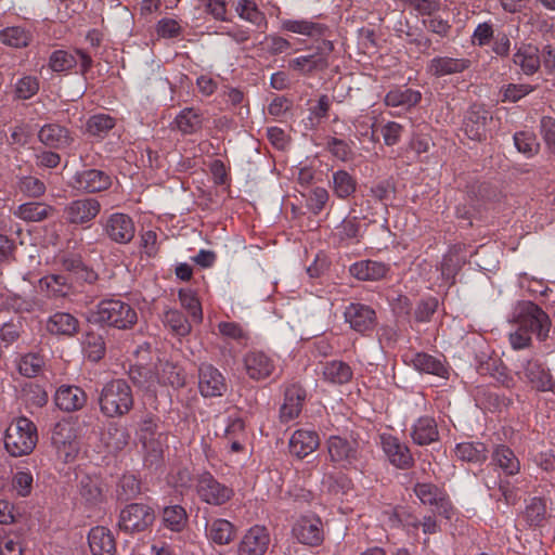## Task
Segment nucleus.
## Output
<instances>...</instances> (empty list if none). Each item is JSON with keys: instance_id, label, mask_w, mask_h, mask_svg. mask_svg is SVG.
Masks as SVG:
<instances>
[{"instance_id": "55", "label": "nucleus", "mask_w": 555, "mask_h": 555, "mask_svg": "<svg viewBox=\"0 0 555 555\" xmlns=\"http://www.w3.org/2000/svg\"><path fill=\"white\" fill-rule=\"evenodd\" d=\"M327 149L333 156L341 162H350L354 158L352 146L344 140L332 138L327 142Z\"/></svg>"}, {"instance_id": "27", "label": "nucleus", "mask_w": 555, "mask_h": 555, "mask_svg": "<svg viewBox=\"0 0 555 555\" xmlns=\"http://www.w3.org/2000/svg\"><path fill=\"white\" fill-rule=\"evenodd\" d=\"M92 555H114L115 542L111 531L104 527L92 528L88 535Z\"/></svg>"}, {"instance_id": "56", "label": "nucleus", "mask_w": 555, "mask_h": 555, "mask_svg": "<svg viewBox=\"0 0 555 555\" xmlns=\"http://www.w3.org/2000/svg\"><path fill=\"white\" fill-rule=\"evenodd\" d=\"M80 494L88 503H94L102 496L99 481L95 478L85 477L80 481Z\"/></svg>"}, {"instance_id": "51", "label": "nucleus", "mask_w": 555, "mask_h": 555, "mask_svg": "<svg viewBox=\"0 0 555 555\" xmlns=\"http://www.w3.org/2000/svg\"><path fill=\"white\" fill-rule=\"evenodd\" d=\"M164 323L178 336H184L190 332V324L177 310H167L164 315Z\"/></svg>"}, {"instance_id": "9", "label": "nucleus", "mask_w": 555, "mask_h": 555, "mask_svg": "<svg viewBox=\"0 0 555 555\" xmlns=\"http://www.w3.org/2000/svg\"><path fill=\"white\" fill-rule=\"evenodd\" d=\"M414 492L424 505H428L433 512L451 518L452 506L447 493L437 486L429 482L417 483Z\"/></svg>"}, {"instance_id": "40", "label": "nucleus", "mask_w": 555, "mask_h": 555, "mask_svg": "<svg viewBox=\"0 0 555 555\" xmlns=\"http://www.w3.org/2000/svg\"><path fill=\"white\" fill-rule=\"evenodd\" d=\"M323 377L325 380L332 384H345L348 383L352 377V371L350 366L338 360L327 362L323 366Z\"/></svg>"}, {"instance_id": "30", "label": "nucleus", "mask_w": 555, "mask_h": 555, "mask_svg": "<svg viewBox=\"0 0 555 555\" xmlns=\"http://www.w3.org/2000/svg\"><path fill=\"white\" fill-rule=\"evenodd\" d=\"M514 63L519 66L524 74H534L541 64L539 50L532 44H521L514 54Z\"/></svg>"}, {"instance_id": "7", "label": "nucleus", "mask_w": 555, "mask_h": 555, "mask_svg": "<svg viewBox=\"0 0 555 555\" xmlns=\"http://www.w3.org/2000/svg\"><path fill=\"white\" fill-rule=\"evenodd\" d=\"M52 444L59 459L70 462L78 453V442L73 425L69 422H59L52 431Z\"/></svg>"}, {"instance_id": "60", "label": "nucleus", "mask_w": 555, "mask_h": 555, "mask_svg": "<svg viewBox=\"0 0 555 555\" xmlns=\"http://www.w3.org/2000/svg\"><path fill=\"white\" fill-rule=\"evenodd\" d=\"M18 188L27 196L37 197L44 193L43 182L35 177H24L20 180Z\"/></svg>"}, {"instance_id": "44", "label": "nucleus", "mask_w": 555, "mask_h": 555, "mask_svg": "<svg viewBox=\"0 0 555 555\" xmlns=\"http://www.w3.org/2000/svg\"><path fill=\"white\" fill-rule=\"evenodd\" d=\"M333 191L339 198H346L354 193L357 188L356 179L346 170H338L333 173Z\"/></svg>"}, {"instance_id": "45", "label": "nucleus", "mask_w": 555, "mask_h": 555, "mask_svg": "<svg viewBox=\"0 0 555 555\" xmlns=\"http://www.w3.org/2000/svg\"><path fill=\"white\" fill-rule=\"evenodd\" d=\"M173 126L182 133H194L202 127V117L193 108H185L176 117Z\"/></svg>"}, {"instance_id": "14", "label": "nucleus", "mask_w": 555, "mask_h": 555, "mask_svg": "<svg viewBox=\"0 0 555 555\" xmlns=\"http://www.w3.org/2000/svg\"><path fill=\"white\" fill-rule=\"evenodd\" d=\"M270 543V535L262 526H254L249 528L243 535L237 555H263Z\"/></svg>"}, {"instance_id": "4", "label": "nucleus", "mask_w": 555, "mask_h": 555, "mask_svg": "<svg viewBox=\"0 0 555 555\" xmlns=\"http://www.w3.org/2000/svg\"><path fill=\"white\" fill-rule=\"evenodd\" d=\"M145 357L142 354L141 359L138 363V370L131 371V377L134 382L142 388H145L147 391L155 392L157 384H169L173 387L182 386L184 383V378L173 364L166 362L165 364H160V373L158 372L156 375L150 373L144 366L143 361Z\"/></svg>"}, {"instance_id": "20", "label": "nucleus", "mask_w": 555, "mask_h": 555, "mask_svg": "<svg viewBox=\"0 0 555 555\" xmlns=\"http://www.w3.org/2000/svg\"><path fill=\"white\" fill-rule=\"evenodd\" d=\"M489 112L481 106H473L465 116L464 131L472 140H481L486 135Z\"/></svg>"}, {"instance_id": "29", "label": "nucleus", "mask_w": 555, "mask_h": 555, "mask_svg": "<svg viewBox=\"0 0 555 555\" xmlns=\"http://www.w3.org/2000/svg\"><path fill=\"white\" fill-rule=\"evenodd\" d=\"M306 393L299 386H291L285 391L284 403L281 406V418L288 422L297 417L301 411Z\"/></svg>"}, {"instance_id": "2", "label": "nucleus", "mask_w": 555, "mask_h": 555, "mask_svg": "<svg viewBox=\"0 0 555 555\" xmlns=\"http://www.w3.org/2000/svg\"><path fill=\"white\" fill-rule=\"evenodd\" d=\"M3 441L5 450L12 456L27 455L37 444V428L27 417H16L7 427Z\"/></svg>"}, {"instance_id": "26", "label": "nucleus", "mask_w": 555, "mask_h": 555, "mask_svg": "<svg viewBox=\"0 0 555 555\" xmlns=\"http://www.w3.org/2000/svg\"><path fill=\"white\" fill-rule=\"evenodd\" d=\"M46 328L52 335L73 336L79 328V322L68 312H56L47 320Z\"/></svg>"}, {"instance_id": "1", "label": "nucleus", "mask_w": 555, "mask_h": 555, "mask_svg": "<svg viewBox=\"0 0 555 555\" xmlns=\"http://www.w3.org/2000/svg\"><path fill=\"white\" fill-rule=\"evenodd\" d=\"M87 319L92 323L126 330L137 323L138 315L129 304L119 299H105L88 313Z\"/></svg>"}, {"instance_id": "58", "label": "nucleus", "mask_w": 555, "mask_h": 555, "mask_svg": "<svg viewBox=\"0 0 555 555\" xmlns=\"http://www.w3.org/2000/svg\"><path fill=\"white\" fill-rule=\"evenodd\" d=\"M545 514L546 504L539 498H533L525 511V516L530 525H539L544 519Z\"/></svg>"}, {"instance_id": "31", "label": "nucleus", "mask_w": 555, "mask_h": 555, "mask_svg": "<svg viewBox=\"0 0 555 555\" xmlns=\"http://www.w3.org/2000/svg\"><path fill=\"white\" fill-rule=\"evenodd\" d=\"M38 137L43 144L55 149L66 147L72 142L68 130L55 124L43 126Z\"/></svg>"}, {"instance_id": "53", "label": "nucleus", "mask_w": 555, "mask_h": 555, "mask_svg": "<svg viewBox=\"0 0 555 555\" xmlns=\"http://www.w3.org/2000/svg\"><path fill=\"white\" fill-rule=\"evenodd\" d=\"M43 366V359L37 353L24 356L17 363L21 374L27 377L36 376Z\"/></svg>"}, {"instance_id": "46", "label": "nucleus", "mask_w": 555, "mask_h": 555, "mask_svg": "<svg viewBox=\"0 0 555 555\" xmlns=\"http://www.w3.org/2000/svg\"><path fill=\"white\" fill-rule=\"evenodd\" d=\"M52 207L41 203H26L17 207L15 215L26 221H40L47 218Z\"/></svg>"}, {"instance_id": "3", "label": "nucleus", "mask_w": 555, "mask_h": 555, "mask_svg": "<svg viewBox=\"0 0 555 555\" xmlns=\"http://www.w3.org/2000/svg\"><path fill=\"white\" fill-rule=\"evenodd\" d=\"M101 412L107 417H118L127 414L133 405L132 390L124 379L106 383L99 396Z\"/></svg>"}, {"instance_id": "32", "label": "nucleus", "mask_w": 555, "mask_h": 555, "mask_svg": "<svg viewBox=\"0 0 555 555\" xmlns=\"http://www.w3.org/2000/svg\"><path fill=\"white\" fill-rule=\"evenodd\" d=\"M411 436L413 441L420 446L438 440L439 433L435 420L429 416L420 417L413 425Z\"/></svg>"}, {"instance_id": "38", "label": "nucleus", "mask_w": 555, "mask_h": 555, "mask_svg": "<svg viewBox=\"0 0 555 555\" xmlns=\"http://www.w3.org/2000/svg\"><path fill=\"white\" fill-rule=\"evenodd\" d=\"M492 461L506 474L516 475L520 470V463L514 452L505 447L498 446L492 455Z\"/></svg>"}, {"instance_id": "15", "label": "nucleus", "mask_w": 555, "mask_h": 555, "mask_svg": "<svg viewBox=\"0 0 555 555\" xmlns=\"http://www.w3.org/2000/svg\"><path fill=\"white\" fill-rule=\"evenodd\" d=\"M344 315L350 327L359 333L369 332L376 324L375 311L362 304H350L346 308Z\"/></svg>"}, {"instance_id": "11", "label": "nucleus", "mask_w": 555, "mask_h": 555, "mask_svg": "<svg viewBox=\"0 0 555 555\" xmlns=\"http://www.w3.org/2000/svg\"><path fill=\"white\" fill-rule=\"evenodd\" d=\"M358 443L354 439H347L333 435L327 441V451L331 460L341 467L351 465L358 456Z\"/></svg>"}, {"instance_id": "64", "label": "nucleus", "mask_w": 555, "mask_h": 555, "mask_svg": "<svg viewBox=\"0 0 555 555\" xmlns=\"http://www.w3.org/2000/svg\"><path fill=\"white\" fill-rule=\"evenodd\" d=\"M541 132L548 149L555 153V120L551 117H543Z\"/></svg>"}, {"instance_id": "21", "label": "nucleus", "mask_w": 555, "mask_h": 555, "mask_svg": "<svg viewBox=\"0 0 555 555\" xmlns=\"http://www.w3.org/2000/svg\"><path fill=\"white\" fill-rule=\"evenodd\" d=\"M382 448L389 461L399 468H406L412 463L409 449L390 435L380 436Z\"/></svg>"}, {"instance_id": "16", "label": "nucleus", "mask_w": 555, "mask_h": 555, "mask_svg": "<svg viewBox=\"0 0 555 555\" xmlns=\"http://www.w3.org/2000/svg\"><path fill=\"white\" fill-rule=\"evenodd\" d=\"M243 362L247 375L255 380L269 377L275 369L274 360L262 351L246 353Z\"/></svg>"}, {"instance_id": "22", "label": "nucleus", "mask_w": 555, "mask_h": 555, "mask_svg": "<svg viewBox=\"0 0 555 555\" xmlns=\"http://www.w3.org/2000/svg\"><path fill=\"white\" fill-rule=\"evenodd\" d=\"M469 62L465 59L436 56L429 61L427 72L435 77H442L464 72Z\"/></svg>"}, {"instance_id": "17", "label": "nucleus", "mask_w": 555, "mask_h": 555, "mask_svg": "<svg viewBox=\"0 0 555 555\" xmlns=\"http://www.w3.org/2000/svg\"><path fill=\"white\" fill-rule=\"evenodd\" d=\"M293 535L302 544H319L323 538L321 519L315 516L299 518L293 527Z\"/></svg>"}, {"instance_id": "5", "label": "nucleus", "mask_w": 555, "mask_h": 555, "mask_svg": "<svg viewBox=\"0 0 555 555\" xmlns=\"http://www.w3.org/2000/svg\"><path fill=\"white\" fill-rule=\"evenodd\" d=\"M513 320L517 325L528 328L541 340L547 337L551 322L547 314L531 301L518 302L513 311Z\"/></svg>"}, {"instance_id": "54", "label": "nucleus", "mask_w": 555, "mask_h": 555, "mask_svg": "<svg viewBox=\"0 0 555 555\" xmlns=\"http://www.w3.org/2000/svg\"><path fill=\"white\" fill-rule=\"evenodd\" d=\"M87 131L93 135H102L114 127V119L106 114L90 117L87 121Z\"/></svg>"}, {"instance_id": "43", "label": "nucleus", "mask_w": 555, "mask_h": 555, "mask_svg": "<svg viewBox=\"0 0 555 555\" xmlns=\"http://www.w3.org/2000/svg\"><path fill=\"white\" fill-rule=\"evenodd\" d=\"M162 519L167 529L180 532L186 525L188 515L182 506L171 505L164 508Z\"/></svg>"}, {"instance_id": "6", "label": "nucleus", "mask_w": 555, "mask_h": 555, "mask_svg": "<svg viewBox=\"0 0 555 555\" xmlns=\"http://www.w3.org/2000/svg\"><path fill=\"white\" fill-rule=\"evenodd\" d=\"M155 520L152 507L145 504L133 503L121 509L119 528L126 532H141L147 529Z\"/></svg>"}, {"instance_id": "48", "label": "nucleus", "mask_w": 555, "mask_h": 555, "mask_svg": "<svg viewBox=\"0 0 555 555\" xmlns=\"http://www.w3.org/2000/svg\"><path fill=\"white\" fill-rule=\"evenodd\" d=\"M280 28L283 31H289L302 36H312L317 29L314 23L308 20H291L285 18L280 23Z\"/></svg>"}, {"instance_id": "37", "label": "nucleus", "mask_w": 555, "mask_h": 555, "mask_svg": "<svg viewBox=\"0 0 555 555\" xmlns=\"http://www.w3.org/2000/svg\"><path fill=\"white\" fill-rule=\"evenodd\" d=\"M289 67L302 74L321 70L327 67L326 56L317 52L310 55H301L289 62Z\"/></svg>"}, {"instance_id": "18", "label": "nucleus", "mask_w": 555, "mask_h": 555, "mask_svg": "<svg viewBox=\"0 0 555 555\" xmlns=\"http://www.w3.org/2000/svg\"><path fill=\"white\" fill-rule=\"evenodd\" d=\"M77 64L80 65L81 70L85 72L91 64V59L81 51H54L49 61V66L53 72L61 73L72 69Z\"/></svg>"}, {"instance_id": "39", "label": "nucleus", "mask_w": 555, "mask_h": 555, "mask_svg": "<svg viewBox=\"0 0 555 555\" xmlns=\"http://www.w3.org/2000/svg\"><path fill=\"white\" fill-rule=\"evenodd\" d=\"M457 459L470 463H482L487 459V449L481 442H461L455 446Z\"/></svg>"}, {"instance_id": "28", "label": "nucleus", "mask_w": 555, "mask_h": 555, "mask_svg": "<svg viewBox=\"0 0 555 555\" xmlns=\"http://www.w3.org/2000/svg\"><path fill=\"white\" fill-rule=\"evenodd\" d=\"M349 272L361 281H377L386 275L388 267L378 261L361 260L350 266Z\"/></svg>"}, {"instance_id": "57", "label": "nucleus", "mask_w": 555, "mask_h": 555, "mask_svg": "<svg viewBox=\"0 0 555 555\" xmlns=\"http://www.w3.org/2000/svg\"><path fill=\"white\" fill-rule=\"evenodd\" d=\"M181 305L189 311L195 322H201L203 314L198 299L191 291H180Z\"/></svg>"}, {"instance_id": "8", "label": "nucleus", "mask_w": 555, "mask_h": 555, "mask_svg": "<svg viewBox=\"0 0 555 555\" xmlns=\"http://www.w3.org/2000/svg\"><path fill=\"white\" fill-rule=\"evenodd\" d=\"M196 491L205 503L217 506L227 503L234 494L230 487L220 483L209 473H204L198 477Z\"/></svg>"}, {"instance_id": "61", "label": "nucleus", "mask_w": 555, "mask_h": 555, "mask_svg": "<svg viewBox=\"0 0 555 555\" xmlns=\"http://www.w3.org/2000/svg\"><path fill=\"white\" fill-rule=\"evenodd\" d=\"M9 305L15 311H26V312H30V311L40 309L42 306L41 302L34 297L26 298V297H22L18 295L11 296Z\"/></svg>"}, {"instance_id": "59", "label": "nucleus", "mask_w": 555, "mask_h": 555, "mask_svg": "<svg viewBox=\"0 0 555 555\" xmlns=\"http://www.w3.org/2000/svg\"><path fill=\"white\" fill-rule=\"evenodd\" d=\"M39 90V83L36 78L25 76L21 78L15 85V93L17 98L27 100L35 95Z\"/></svg>"}, {"instance_id": "33", "label": "nucleus", "mask_w": 555, "mask_h": 555, "mask_svg": "<svg viewBox=\"0 0 555 555\" xmlns=\"http://www.w3.org/2000/svg\"><path fill=\"white\" fill-rule=\"evenodd\" d=\"M208 539L219 545L228 544L234 537V527L227 519H214L206 525Z\"/></svg>"}, {"instance_id": "42", "label": "nucleus", "mask_w": 555, "mask_h": 555, "mask_svg": "<svg viewBox=\"0 0 555 555\" xmlns=\"http://www.w3.org/2000/svg\"><path fill=\"white\" fill-rule=\"evenodd\" d=\"M101 440L109 452H115L127 444L128 435L122 427L111 424L102 433Z\"/></svg>"}, {"instance_id": "10", "label": "nucleus", "mask_w": 555, "mask_h": 555, "mask_svg": "<svg viewBox=\"0 0 555 555\" xmlns=\"http://www.w3.org/2000/svg\"><path fill=\"white\" fill-rule=\"evenodd\" d=\"M105 234L114 242L126 244L130 242L135 233L132 219L121 212L112 214L103 223Z\"/></svg>"}, {"instance_id": "63", "label": "nucleus", "mask_w": 555, "mask_h": 555, "mask_svg": "<svg viewBox=\"0 0 555 555\" xmlns=\"http://www.w3.org/2000/svg\"><path fill=\"white\" fill-rule=\"evenodd\" d=\"M531 332L518 325L517 330L509 334V343L516 350L527 348L531 341Z\"/></svg>"}, {"instance_id": "12", "label": "nucleus", "mask_w": 555, "mask_h": 555, "mask_svg": "<svg viewBox=\"0 0 555 555\" xmlns=\"http://www.w3.org/2000/svg\"><path fill=\"white\" fill-rule=\"evenodd\" d=\"M101 205L95 198H80L70 202L64 209L66 220L72 224L91 222L100 212Z\"/></svg>"}, {"instance_id": "25", "label": "nucleus", "mask_w": 555, "mask_h": 555, "mask_svg": "<svg viewBox=\"0 0 555 555\" xmlns=\"http://www.w3.org/2000/svg\"><path fill=\"white\" fill-rule=\"evenodd\" d=\"M54 401L61 410L76 411L85 405L86 395L79 387L64 385L56 390Z\"/></svg>"}, {"instance_id": "47", "label": "nucleus", "mask_w": 555, "mask_h": 555, "mask_svg": "<svg viewBox=\"0 0 555 555\" xmlns=\"http://www.w3.org/2000/svg\"><path fill=\"white\" fill-rule=\"evenodd\" d=\"M514 143L518 152L522 153L526 157H531L539 151L537 138L530 131L515 133Z\"/></svg>"}, {"instance_id": "52", "label": "nucleus", "mask_w": 555, "mask_h": 555, "mask_svg": "<svg viewBox=\"0 0 555 555\" xmlns=\"http://www.w3.org/2000/svg\"><path fill=\"white\" fill-rule=\"evenodd\" d=\"M82 344L83 350L90 360L98 361L104 356L105 344L100 335L89 333Z\"/></svg>"}, {"instance_id": "49", "label": "nucleus", "mask_w": 555, "mask_h": 555, "mask_svg": "<svg viewBox=\"0 0 555 555\" xmlns=\"http://www.w3.org/2000/svg\"><path fill=\"white\" fill-rule=\"evenodd\" d=\"M0 40L4 44L21 48L27 46L29 35L21 27H8L0 33Z\"/></svg>"}, {"instance_id": "34", "label": "nucleus", "mask_w": 555, "mask_h": 555, "mask_svg": "<svg viewBox=\"0 0 555 555\" xmlns=\"http://www.w3.org/2000/svg\"><path fill=\"white\" fill-rule=\"evenodd\" d=\"M410 362L415 370L422 373L434 374L440 377H444L448 373L441 359L427 353H415L411 357Z\"/></svg>"}, {"instance_id": "35", "label": "nucleus", "mask_w": 555, "mask_h": 555, "mask_svg": "<svg viewBox=\"0 0 555 555\" xmlns=\"http://www.w3.org/2000/svg\"><path fill=\"white\" fill-rule=\"evenodd\" d=\"M235 12L242 20L258 28L266 29L268 27L266 15L257 8L256 3L250 0H237Z\"/></svg>"}, {"instance_id": "24", "label": "nucleus", "mask_w": 555, "mask_h": 555, "mask_svg": "<svg viewBox=\"0 0 555 555\" xmlns=\"http://www.w3.org/2000/svg\"><path fill=\"white\" fill-rule=\"evenodd\" d=\"M320 440L313 430H296L289 439V451L297 457H305L319 447Z\"/></svg>"}, {"instance_id": "23", "label": "nucleus", "mask_w": 555, "mask_h": 555, "mask_svg": "<svg viewBox=\"0 0 555 555\" xmlns=\"http://www.w3.org/2000/svg\"><path fill=\"white\" fill-rule=\"evenodd\" d=\"M524 377L540 391H547L553 388V380L547 371L537 361L525 360L521 362ZM520 374V372H518Z\"/></svg>"}, {"instance_id": "13", "label": "nucleus", "mask_w": 555, "mask_h": 555, "mask_svg": "<svg viewBox=\"0 0 555 555\" xmlns=\"http://www.w3.org/2000/svg\"><path fill=\"white\" fill-rule=\"evenodd\" d=\"M198 389L204 397H220L227 389L221 372L210 364H202L198 370Z\"/></svg>"}, {"instance_id": "62", "label": "nucleus", "mask_w": 555, "mask_h": 555, "mask_svg": "<svg viewBox=\"0 0 555 555\" xmlns=\"http://www.w3.org/2000/svg\"><path fill=\"white\" fill-rule=\"evenodd\" d=\"M532 88L528 85H507L502 89V100L505 102H516L530 93Z\"/></svg>"}, {"instance_id": "19", "label": "nucleus", "mask_w": 555, "mask_h": 555, "mask_svg": "<svg viewBox=\"0 0 555 555\" xmlns=\"http://www.w3.org/2000/svg\"><path fill=\"white\" fill-rule=\"evenodd\" d=\"M111 183V177L96 169L83 170L75 176V186L88 193L106 190Z\"/></svg>"}, {"instance_id": "50", "label": "nucleus", "mask_w": 555, "mask_h": 555, "mask_svg": "<svg viewBox=\"0 0 555 555\" xmlns=\"http://www.w3.org/2000/svg\"><path fill=\"white\" fill-rule=\"evenodd\" d=\"M33 483V474L28 469L17 470L12 478V489L22 498L31 493Z\"/></svg>"}, {"instance_id": "41", "label": "nucleus", "mask_w": 555, "mask_h": 555, "mask_svg": "<svg viewBox=\"0 0 555 555\" xmlns=\"http://www.w3.org/2000/svg\"><path fill=\"white\" fill-rule=\"evenodd\" d=\"M39 288L49 297H63L69 292V284L63 275L51 274L39 281Z\"/></svg>"}, {"instance_id": "36", "label": "nucleus", "mask_w": 555, "mask_h": 555, "mask_svg": "<svg viewBox=\"0 0 555 555\" xmlns=\"http://www.w3.org/2000/svg\"><path fill=\"white\" fill-rule=\"evenodd\" d=\"M421 100V92L412 89L397 88L390 90L385 98L388 106L410 108Z\"/></svg>"}]
</instances>
